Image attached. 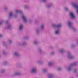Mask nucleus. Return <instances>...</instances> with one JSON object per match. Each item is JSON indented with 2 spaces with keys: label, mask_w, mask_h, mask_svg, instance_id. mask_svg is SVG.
<instances>
[{
  "label": "nucleus",
  "mask_w": 78,
  "mask_h": 78,
  "mask_svg": "<svg viewBox=\"0 0 78 78\" xmlns=\"http://www.w3.org/2000/svg\"><path fill=\"white\" fill-rule=\"evenodd\" d=\"M52 26L54 28H55L57 30L55 31V34H59L60 33V30L59 28L62 27V25L61 24H58V25H56L55 24H53Z\"/></svg>",
  "instance_id": "f257e3e1"
},
{
  "label": "nucleus",
  "mask_w": 78,
  "mask_h": 78,
  "mask_svg": "<svg viewBox=\"0 0 78 78\" xmlns=\"http://www.w3.org/2000/svg\"><path fill=\"white\" fill-rule=\"evenodd\" d=\"M16 13H19L20 14V15L22 16V17L23 19L24 22V23H26L27 22V18L24 15H23V13L22 12V11H21L18 10H16Z\"/></svg>",
  "instance_id": "f03ea898"
},
{
  "label": "nucleus",
  "mask_w": 78,
  "mask_h": 78,
  "mask_svg": "<svg viewBox=\"0 0 78 78\" xmlns=\"http://www.w3.org/2000/svg\"><path fill=\"white\" fill-rule=\"evenodd\" d=\"M68 26H69L71 29H72L74 31H76V29L73 26L72 23V22L70 21H68Z\"/></svg>",
  "instance_id": "7ed1b4c3"
},
{
  "label": "nucleus",
  "mask_w": 78,
  "mask_h": 78,
  "mask_svg": "<svg viewBox=\"0 0 78 78\" xmlns=\"http://www.w3.org/2000/svg\"><path fill=\"white\" fill-rule=\"evenodd\" d=\"M77 65V62H74L73 63L71 64L70 66L68 68L67 70L68 71H70V70H72V67L73 66H76V65Z\"/></svg>",
  "instance_id": "20e7f679"
},
{
  "label": "nucleus",
  "mask_w": 78,
  "mask_h": 78,
  "mask_svg": "<svg viewBox=\"0 0 78 78\" xmlns=\"http://www.w3.org/2000/svg\"><path fill=\"white\" fill-rule=\"evenodd\" d=\"M30 72L31 73H35L37 72V69L36 67H34L32 68L30 70Z\"/></svg>",
  "instance_id": "39448f33"
},
{
  "label": "nucleus",
  "mask_w": 78,
  "mask_h": 78,
  "mask_svg": "<svg viewBox=\"0 0 78 78\" xmlns=\"http://www.w3.org/2000/svg\"><path fill=\"white\" fill-rule=\"evenodd\" d=\"M68 58L70 59H73L75 58V57L70 53V52H68L67 54Z\"/></svg>",
  "instance_id": "423d86ee"
},
{
  "label": "nucleus",
  "mask_w": 78,
  "mask_h": 78,
  "mask_svg": "<svg viewBox=\"0 0 78 78\" xmlns=\"http://www.w3.org/2000/svg\"><path fill=\"white\" fill-rule=\"evenodd\" d=\"M45 28V26L44 25H42L41 26L40 28V29H37L36 30L37 33H38L39 32V30H44Z\"/></svg>",
  "instance_id": "0eeeda50"
},
{
  "label": "nucleus",
  "mask_w": 78,
  "mask_h": 78,
  "mask_svg": "<svg viewBox=\"0 0 78 78\" xmlns=\"http://www.w3.org/2000/svg\"><path fill=\"white\" fill-rule=\"evenodd\" d=\"M18 75H21V73L18 71L15 72L14 74L12 75L13 76H15Z\"/></svg>",
  "instance_id": "6e6552de"
},
{
  "label": "nucleus",
  "mask_w": 78,
  "mask_h": 78,
  "mask_svg": "<svg viewBox=\"0 0 78 78\" xmlns=\"http://www.w3.org/2000/svg\"><path fill=\"white\" fill-rule=\"evenodd\" d=\"M70 15L71 17L72 18V19H75V15H74V14L72 12H70Z\"/></svg>",
  "instance_id": "1a4fd4ad"
},
{
  "label": "nucleus",
  "mask_w": 78,
  "mask_h": 78,
  "mask_svg": "<svg viewBox=\"0 0 78 78\" xmlns=\"http://www.w3.org/2000/svg\"><path fill=\"white\" fill-rule=\"evenodd\" d=\"M72 5L74 7V8H76V9H78V5L77 4L73 3L72 4Z\"/></svg>",
  "instance_id": "9d476101"
},
{
  "label": "nucleus",
  "mask_w": 78,
  "mask_h": 78,
  "mask_svg": "<svg viewBox=\"0 0 78 78\" xmlns=\"http://www.w3.org/2000/svg\"><path fill=\"white\" fill-rule=\"evenodd\" d=\"M23 28V25L22 24H21L20 26L19 30H22Z\"/></svg>",
  "instance_id": "9b49d317"
},
{
  "label": "nucleus",
  "mask_w": 78,
  "mask_h": 78,
  "mask_svg": "<svg viewBox=\"0 0 78 78\" xmlns=\"http://www.w3.org/2000/svg\"><path fill=\"white\" fill-rule=\"evenodd\" d=\"M59 51L61 53H63L66 52V51L64 49H62L60 50Z\"/></svg>",
  "instance_id": "f8f14e48"
},
{
  "label": "nucleus",
  "mask_w": 78,
  "mask_h": 78,
  "mask_svg": "<svg viewBox=\"0 0 78 78\" xmlns=\"http://www.w3.org/2000/svg\"><path fill=\"white\" fill-rule=\"evenodd\" d=\"M13 17V13L11 12L9 13V17Z\"/></svg>",
  "instance_id": "ddd939ff"
},
{
  "label": "nucleus",
  "mask_w": 78,
  "mask_h": 78,
  "mask_svg": "<svg viewBox=\"0 0 78 78\" xmlns=\"http://www.w3.org/2000/svg\"><path fill=\"white\" fill-rule=\"evenodd\" d=\"M5 23V21L4 20H1L0 21V25H2Z\"/></svg>",
  "instance_id": "4468645a"
},
{
  "label": "nucleus",
  "mask_w": 78,
  "mask_h": 78,
  "mask_svg": "<svg viewBox=\"0 0 78 78\" xmlns=\"http://www.w3.org/2000/svg\"><path fill=\"white\" fill-rule=\"evenodd\" d=\"M7 28L8 29H9V30H10L11 28V24H9L7 27Z\"/></svg>",
  "instance_id": "2eb2a0df"
},
{
  "label": "nucleus",
  "mask_w": 78,
  "mask_h": 78,
  "mask_svg": "<svg viewBox=\"0 0 78 78\" xmlns=\"http://www.w3.org/2000/svg\"><path fill=\"white\" fill-rule=\"evenodd\" d=\"M54 76L53 74H50L49 75L48 77V78H52Z\"/></svg>",
  "instance_id": "dca6fc26"
},
{
  "label": "nucleus",
  "mask_w": 78,
  "mask_h": 78,
  "mask_svg": "<svg viewBox=\"0 0 78 78\" xmlns=\"http://www.w3.org/2000/svg\"><path fill=\"white\" fill-rule=\"evenodd\" d=\"M19 55V54L18 52H16L14 53V56H18Z\"/></svg>",
  "instance_id": "f3484780"
},
{
  "label": "nucleus",
  "mask_w": 78,
  "mask_h": 78,
  "mask_svg": "<svg viewBox=\"0 0 78 78\" xmlns=\"http://www.w3.org/2000/svg\"><path fill=\"white\" fill-rule=\"evenodd\" d=\"M34 44L35 45H37V44H39V42L37 41H35L34 42Z\"/></svg>",
  "instance_id": "a211bd4d"
},
{
  "label": "nucleus",
  "mask_w": 78,
  "mask_h": 78,
  "mask_svg": "<svg viewBox=\"0 0 78 78\" xmlns=\"http://www.w3.org/2000/svg\"><path fill=\"white\" fill-rule=\"evenodd\" d=\"M26 44H27V43L25 42H23V43H19V45H25Z\"/></svg>",
  "instance_id": "6ab92c4d"
},
{
  "label": "nucleus",
  "mask_w": 78,
  "mask_h": 78,
  "mask_svg": "<svg viewBox=\"0 0 78 78\" xmlns=\"http://www.w3.org/2000/svg\"><path fill=\"white\" fill-rule=\"evenodd\" d=\"M52 5H53V4H49L47 6V8H50V7L52 6Z\"/></svg>",
  "instance_id": "aec40b11"
},
{
  "label": "nucleus",
  "mask_w": 78,
  "mask_h": 78,
  "mask_svg": "<svg viewBox=\"0 0 78 78\" xmlns=\"http://www.w3.org/2000/svg\"><path fill=\"white\" fill-rule=\"evenodd\" d=\"M37 64H42V62L41 61V60H38L37 62Z\"/></svg>",
  "instance_id": "412c9836"
},
{
  "label": "nucleus",
  "mask_w": 78,
  "mask_h": 78,
  "mask_svg": "<svg viewBox=\"0 0 78 78\" xmlns=\"http://www.w3.org/2000/svg\"><path fill=\"white\" fill-rule=\"evenodd\" d=\"M38 51L39 53H42V49L41 48H39L38 49Z\"/></svg>",
  "instance_id": "4be33fe9"
},
{
  "label": "nucleus",
  "mask_w": 78,
  "mask_h": 78,
  "mask_svg": "<svg viewBox=\"0 0 78 78\" xmlns=\"http://www.w3.org/2000/svg\"><path fill=\"white\" fill-rule=\"evenodd\" d=\"M53 64V62H49L48 63V65L49 66H52Z\"/></svg>",
  "instance_id": "5701e85b"
},
{
  "label": "nucleus",
  "mask_w": 78,
  "mask_h": 78,
  "mask_svg": "<svg viewBox=\"0 0 78 78\" xmlns=\"http://www.w3.org/2000/svg\"><path fill=\"white\" fill-rule=\"evenodd\" d=\"M5 72V69H2V70L1 73H3Z\"/></svg>",
  "instance_id": "b1692460"
},
{
  "label": "nucleus",
  "mask_w": 78,
  "mask_h": 78,
  "mask_svg": "<svg viewBox=\"0 0 78 78\" xmlns=\"http://www.w3.org/2000/svg\"><path fill=\"white\" fill-rule=\"evenodd\" d=\"M47 71V69H44L43 70V72H46Z\"/></svg>",
  "instance_id": "393cba45"
},
{
  "label": "nucleus",
  "mask_w": 78,
  "mask_h": 78,
  "mask_svg": "<svg viewBox=\"0 0 78 78\" xmlns=\"http://www.w3.org/2000/svg\"><path fill=\"white\" fill-rule=\"evenodd\" d=\"M8 9V7H5L4 8V9L5 11H6V10H7V9Z\"/></svg>",
  "instance_id": "a878e982"
},
{
  "label": "nucleus",
  "mask_w": 78,
  "mask_h": 78,
  "mask_svg": "<svg viewBox=\"0 0 78 78\" xmlns=\"http://www.w3.org/2000/svg\"><path fill=\"white\" fill-rule=\"evenodd\" d=\"M28 8V6L27 5H25L24 6V8L25 9H27V8Z\"/></svg>",
  "instance_id": "bb28decb"
},
{
  "label": "nucleus",
  "mask_w": 78,
  "mask_h": 78,
  "mask_svg": "<svg viewBox=\"0 0 78 78\" xmlns=\"http://www.w3.org/2000/svg\"><path fill=\"white\" fill-rule=\"evenodd\" d=\"M65 10L67 11L69 10V9L67 7H66L65 8Z\"/></svg>",
  "instance_id": "cd10ccee"
},
{
  "label": "nucleus",
  "mask_w": 78,
  "mask_h": 78,
  "mask_svg": "<svg viewBox=\"0 0 78 78\" xmlns=\"http://www.w3.org/2000/svg\"><path fill=\"white\" fill-rule=\"evenodd\" d=\"M4 64V65H6V64H8V62H5Z\"/></svg>",
  "instance_id": "c85d7f7f"
},
{
  "label": "nucleus",
  "mask_w": 78,
  "mask_h": 78,
  "mask_svg": "<svg viewBox=\"0 0 78 78\" xmlns=\"http://www.w3.org/2000/svg\"><path fill=\"white\" fill-rule=\"evenodd\" d=\"M9 44H11V43H12V41H11V40H9Z\"/></svg>",
  "instance_id": "c756f323"
},
{
  "label": "nucleus",
  "mask_w": 78,
  "mask_h": 78,
  "mask_svg": "<svg viewBox=\"0 0 78 78\" xmlns=\"http://www.w3.org/2000/svg\"><path fill=\"white\" fill-rule=\"evenodd\" d=\"M62 69L61 67H58V70H61Z\"/></svg>",
  "instance_id": "7c9ffc66"
},
{
  "label": "nucleus",
  "mask_w": 78,
  "mask_h": 78,
  "mask_svg": "<svg viewBox=\"0 0 78 78\" xmlns=\"http://www.w3.org/2000/svg\"><path fill=\"white\" fill-rule=\"evenodd\" d=\"M54 54H55V52H52L51 53V55H54Z\"/></svg>",
  "instance_id": "2f4dec72"
},
{
  "label": "nucleus",
  "mask_w": 78,
  "mask_h": 78,
  "mask_svg": "<svg viewBox=\"0 0 78 78\" xmlns=\"http://www.w3.org/2000/svg\"><path fill=\"white\" fill-rule=\"evenodd\" d=\"M42 2L44 3H45V2H47V0H42Z\"/></svg>",
  "instance_id": "473e14b6"
},
{
  "label": "nucleus",
  "mask_w": 78,
  "mask_h": 78,
  "mask_svg": "<svg viewBox=\"0 0 78 78\" xmlns=\"http://www.w3.org/2000/svg\"><path fill=\"white\" fill-rule=\"evenodd\" d=\"M6 53V52H5V51H3V55H5Z\"/></svg>",
  "instance_id": "72a5a7b5"
},
{
  "label": "nucleus",
  "mask_w": 78,
  "mask_h": 78,
  "mask_svg": "<svg viewBox=\"0 0 78 78\" xmlns=\"http://www.w3.org/2000/svg\"><path fill=\"white\" fill-rule=\"evenodd\" d=\"M24 39L27 40L28 39V37H24Z\"/></svg>",
  "instance_id": "f704fd0d"
},
{
  "label": "nucleus",
  "mask_w": 78,
  "mask_h": 78,
  "mask_svg": "<svg viewBox=\"0 0 78 78\" xmlns=\"http://www.w3.org/2000/svg\"><path fill=\"white\" fill-rule=\"evenodd\" d=\"M77 70H76V69H74V72L75 73H76V72Z\"/></svg>",
  "instance_id": "c9c22d12"
},
{
  "label": "nucleus",
  "mask_w": 78,
  "mask_h": 78,
  "mask_svg": "<svg viewBox=\"0 0 78 78\" xmlns=\"http://www.w3.org/2000/svg\"><path fill=\"white\" fill-rule=\"evenodd\" d=\"M3 45H6V43H3Z\"/></svg>",
  "instance_id": "e433bc0d"
},
{
  "label": "nucleus",
  "mask_w": 78,
  "mask_h": 78,
  "mask_svg": "<svg viewBox=\"0 0 78 78\" xmlns=\"http://www.w3.org/2000/svg\"><path fill=\"white\" fill-rule=\"evenodd\" d=\"M73 47H74V45H72L71 46V47H72V48H73Z\"/></svg>",
  "instance_id": "4c0bfd02"
},
{
  "label": "nucleus",
  "mask_w": 78,
  "mask_h": 78,
  "mask_svg": "<svg viewBox=\"0 0 78 78\" xmlns=\"http://www.w3.org/2000/svg\"><path fill=\"white\" fill-rule=\"evenodd\" d=\"M8 21H6V23H8Z\"/></svg>",
  "instance_id": "58836bf2"
},
{
  "label": "nucleus",
  "mask_w": 78,
  "mask_h": 78,
  "mask_svg": "<svg viewBox=\"0 0 78 78\" xmlns=\"http://www.w3.org/2000/svg\"><path fill=\"white\" fill-rule=\"evenodd\" d=\"M2 35L0 34V38L2 37Z\"/></svg>",
  "instance_id": "ea45409f"
},
{
  "label": "nucleus",
  "mask_w": 78,
  "mask_h": 78,
  "mask_svg": "<svg viewBox=\"0 0 78 78\" xmlns=\"http://www.w3.org/2000/svg\"><path fill=\"white\" fill-rule=\"evenodd\" d=\"M14 17H16V16H14Z\"/></svg>",
  "instance_id": "a19ab883"
}]
</instances>
